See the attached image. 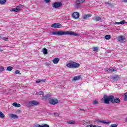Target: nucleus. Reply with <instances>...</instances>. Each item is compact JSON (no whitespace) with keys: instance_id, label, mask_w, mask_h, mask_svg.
<instances>
[{"instance_id":"nucleus-24","label":"nucleus","mask_w":127,"mask_h":127,"mask_svg":"<svg viewBox=\"0 0 127 127\" xmlns=\"http://www.w3.org/2000/svg\"><path fill=\"white\" fill-rule=\"evenodd\" d=\"M125 23H126V21L123 20L120 22H116L114 23V24H125Z\"/></svg>"},{"instance_id":"nucleus-42","label":"nucleus","mask_w":127,"mask_h":127,"mask_svg":"<svg viewBox=\"0 0 127 127\" xmlns=\"http://www.w3.org/2000/svg\"><path fill=\"white\" fill-rule=\"evenodd\" d=\"M19 72H20V71H19V70H15V74H19Z\"/></svg>"},{"instance_id":"nucleus-1","label":"nucleus","mask_w":127,"mask_h":127,"mask_svg":"<svg viewBox=\"0 0 127 127\" xmlns=\"http://www.w3.org/2000/svg\"><path fill=\"white\" fill-rule=\"evenodd\" d=\"M53 35H58V36H61L62 35H71L73 36H80L78 33H75L73 31H57L54 32L52 33Z\"/></svg>"},{"instance_id":"nucleus-51","label":"nucleus","mask_w":127,"mask_h":127,"mask_svg":"<svg viewBox=\"0 0 127 127\" xmlns=\"http://www.w3.org/2000/svg\"><path fill=\"white\" fill-rule=\"evenodd\" d=\"M55 114H57V113H55Z\"/></svg>"},{"instance_id":"nucleus-19","label":"nucleus","mask_w":127,"mask_h":127,"mask_svg":"<svg viewBox=\"0 0 127 127\" xmlns=\"http://www.w3.org/2000/svg\"><path fill=\"white\" fill-rule=\"evenodd\" d=\"M59 58H55L53 60V62L54 64H58V62L60 61Z\"/></svg>"},{"instance_id":"nucleus-48","label":"nucleus","mask_w":127,"mask_h":127,"mask_svg":"<svg viewBox=\"0 0 127 127\" xmlns=\"http://www.w3.org/2000/svg\"><path fill=\"white\" fill-rule=\"evenodd\" d=\"M84 124H85V125H87V124H88V123L87 122H85Z\"/></svg>"},{"instance_id":"nucleus-8","label":"nucleus","mask_w":127,"mask_h":127,"mask_svg":"<svg viewBox=\"0 0 127 127\" xmlns=\"http://www.w3.org/2000/svg\"><path fill=\"white\" fill-rule=\"evenodd\" d=\"M97 125H100L101 124H106V125H109L110 122H106L105 121H101L100 120H97L95 121Z\"/></svg>"},{"instance_id":"nucleus-40","label":"nucleus","mask_w":127,"mask_h":127,"mask_svg":"<svg viewBox=\"0 0 127 127\" xmlns=\"http://www.w3.org/2000/svg\"><path fill=\"white\" fill-rule=\"evenodd\" d=\"M4 70V68L2 66H0V73L2 72Z\"/></svg>"},{"instance_id":"nucleus-49","label":"nucleus","mask_w":127,"mask_h":127,"mask_svg":"<svg viewBox=\"0 0 127 127\" xmlns=\"http://www.w3.org/2000/svg\"><path fill=\"white\" fill-rule=\"evenodd\" d=\"M17 112H18L19 113H20V110H18Z\"/></svg>"},{"instance_id":"nucleus-4","label":"nucleus","mask_w":127,"mask_h":127,"mask_svg":"<svg viewBox=\"0 0 127 127\" xmlns=\"http://www.w3.org/2000/svg\"><path fill=\"white\" fill-rule=\"evenodd\" d=\"M53 7L54 8H58V7H61L63 6L61 2H55L52 4Z\"/></svg>"},{"instance_id":"nucleus-14","label":"nucleus","mask_w":127,"mask_h":127,"mask_svg":"<svg viewBox=\"0 0 127 127\" xmlns=\"http://www.w3.org/2000/svg\"><path fill=\"white\" fill-rule=\"evenodd\" d=\"M106 71L108 73H112V72H115V71H116V69H115L114 68L110 67L109 68H107Z\"/></svg>"},{"instance_id":"nucleus-16","label":"nucleus","mask_w":127,"mask_h":127,"mask_svg":"<svg viewBox=\"0 0 127 127\" xmlns=\"http://www.w3.org/2000/svg\"><path fill=\"white\" fill-rule=\"evenodd\" d=\"M79 79H81V75L75 76L72 78V81H78Z\"/></svg>"},{"instance_id":"nucleus-29","label":"nucleus","mask_w":127,"mask_h":127,"mask_svg":"<svg viewBox=\"0 0 127 127\" xmlns=\"http://www.w3.org/2000/svg\"><path fill=\"white\" fill-rule=\"evenodd\" d=\"M67 124L69 125H75V121H67Z\"/></svg>"},{"instance_id":"nucleus-21","label":"nucleus","mask_w":127,"mask_h":127,"mask_svg":"<svg viewBox=\"0 0 127 127\" xmlns=\"http://www.w3.org/2000/svg\"><path fill=\"white\" fill-rule=\"evenodd\" d=\"M105 4L106 6H114V5H115L113 3H111L108 2H105Z\"/></svg>"},{"instance_id":"nucleus-18","label":"nucleus","mask_w":127,"mask_h":127,"mask_svg":"<svg viewBox=\"0 0 127 127\" xmlns=\"http://www.w3.org/2000/svg\"><path fill=\"white\" fill-rule=\"evenodd\" d=\"M10 118H11V119H18V116H17V115L15 114H10Z\"/></svg>"},{"instance_id":"nucleus-35","label":"nucleus","mask_w":127,"mask_h":127,"mask_svg":"<svg viewBox=\"0 0 127 127\" xmlns=\"http://www.w3.org/2000/svg\"><path fill=\"white\" fill-rule=\"evenodd\" d=\"M12 69H13V68L12 66H8L7 67V71H11Z\"/></svg>"},{"instance_id":"nucleus-41","label":"nucleus","mask_w":127,"mask_h":127,"mask_svg":"<svg viewBox=\"0 0 127 127\" xmlns=\"http://www.w3.org/2000/svg\"><path fill=\"white\" fill-rule=\"evenodd\" d=\"M44 1L45 2H46V3H49V2L51 1L50 0H44Z\"/></svg>"},{"instance_id":"nucleus-47","label":"nucleus","mask_w":127,"mask_h":127,"mask_svg":"<svg viewBox=\"0 0 127 127\" xmlns=\"http://www.w3.org/2000/svg\"><path fill=\"white\" fill-rule=\"evenodd\" d=\"M80 111H85V110H84V109H80Z\"/></svg>"},{"instance_id":"nucleus-10","label":"nucleus","mask_w":127,"mask_h":127,"mask_svg":"<svg viewBox=\"0 0 127 127\" xmlns=\"http://www.w3.org/2000/svg\"><path fill=\"white\" fill-rule=\"evenodd\" d=\"M79 16H80V14L78 12H74L72 14V17L75 19H77V18H79Z\"/></svg>"},{"instance_id":"nucleus-31","label":"nucleus","mask_w":127,"mask_h":127,"mask_svg":"<svg viewBox=\"0 0 127 127\" xmlns=\"http://www.w3.org/2000/svg\"><path fill=\"white\" fill-rule=\"evenodd\" d=\"M6 2V0H0V4H4Z\"/></svg>"},{"instance_id":"nucleus-45","label":"nucleus","mask_w":127,"mask_h":127,"mask_svg":"<svg viewBox=\"0 0 127 127\" xmlns=\"http://www.w3.org/2000/svg\"><path fill=\"white\" fill-rule=\"evenodd\" d=\"M46 65L47 66H50V64H47Z\"/></svg>"},{"instance_id":"nucleus-34","label":"nucleus","mask_w":127,"mask_h":127,"mask_svg":"<svg viewBox=\"0 0 127 127\" xmlns=\"http://www.w3.org/2000/svg\"><path fill=\"white\" fill-rule=\"evenodd\" d=\"M92 50L93 51H94V52L98 51V50H99V47H93L92 48Z\"/></svg>"},{"instance_id":"nucleus-37","label":"nucleus","mask_w":127,"mask_h":127,"mask_svg":"<svg viewBox=\"0 0 127 127\" xmlns=\"http://www.w3.org/2000/svg\"><path fill=\"white\" fill-rule=\"evenodd\" d=\"M124 101L126 102L127 101V92L125 93Z\"/></svg>"},{"instance_id":"nucleus-11","label":"nucleus","mask_w":127,"mask_h":127,"mask_svg":"<svg viewBox=\"0 0 127 127\" xmlns=\"http://www.w3.org/2000/svg\"><path fill=\"white\" fill-rule=\"evenodd\" d=\"M117 40L119 41V42H123V41L126 40V37H125V36H120L118 37Z\"/></svg>"},{"instance_id":"nucleus-50","label":"nucleus","mask_w":127,"mask_h":127,"mask_svg":"<svg viewBox=\"0 0 127 127\" xmlns=\"http://www.w3.org/2000/svg\"><path fill=\"white\" fill-rule=\"evenodd\" d=\"M48 48V49H50L51 48L49 47Z\"/></svg>"},{"instance_id":"nucleus-39","label":"nucleus","mask_w":127,"mask_h":127,"mask_svg":"<svg viewBox=\"0 0 127 127\" xmlns=\"http://www.w3.org/2000/svg\"><path fill=\"white\" fill-rule=\"evenodd\" d=\"M3 40H4V41H7L8 40V38L6 37H4L2 38Z\"/></svg>"},{"instance_id":"nucleus-36","label":"nucleus","mask_w":127,"mask_h":127,"mask_svg":"<svg viewBox=\"0 0 127 127\" xmlns=\"http://www.w3.org/2000/svg\"><path fill=\"white\" fill-rule=\"evenodd\" d=\"M81 5L79 3H77V4H75L74 5V7L75 8H78Z\"/></svg>"},{"instance_id":"nucleus-27","label":"nucleus","mask_w":127,"mask_h":127,"mask_svg":"<svg viewBox=\"0 0 127 127\" xmlns=\"http://www.w3.org/2000/svg\"><path fill=\"white\" fill-rule=\"evenodd\" d=\"M43 52L44 54L46 55V54H48V52H47L48 51V50L46 48H44L43 49Z\"/></svg>"},{"instance_id":"nucleus-15","label":"nucleus","mask_w":127,"mask_h":127,"mask_svg":"<svg viewBox=\"0 0 127 127\" xmlns=\"http://www.w3.org/2000/svg\"><path fill=\"white\" fill-rule=\"evenodd\" d=\"M119 103H121V100L118 97H115L113 104H119Z\"/></svg>"},{"instance_id":"nucleus-3","label":"nucleus","mask_w":127,"mask_h":127,"mask_svg":"<svg viewBox=\"0 0 127 127\" xmlns=\"http://www.w3.org/2000/svg\"><path fill=\"white\" fill-rule=\"evenodd\" d=\"M68 68H71L72 69H76V68H79L80 67V64L74 62L69 63L66 64Z\"/></svg>"},{"instance_id":"nucleus-12","label":"nucleus","mask_w":127,"mask_h":127,"mask_svg":"<svg viewBox=\"0 0 127 127\" xmlns=\"http://www.w3.org/2000/svg\"><path fill=\"white\" fill-rule=\"evenodd\" d=\"M50 95L49 94H47L45 96H43L42 97V100H43V101H46L47 100V99H50Z\"/></svg>"},{"instance_id":"nucleus-33","label":"nucleus","mask_w":127,"mask_h":127,"mask_svg":"<svg viewBox=\"0 0 127 127\" xmlns=\"http://www.w3.org/2000/svg\"><path fill=\"white\" fill-rule=\"evenodd\" d=\"M4 115H3V113H2V112L0 111V118L1 119H4Z\"/></svg>"},{"instance_id":"nucleus-30","label":"nucleus","mask_w":127,"mask_h":127,"mask_svg":"<svg viewBox=\"0 0 127 127\" xmlns=\"http://www.w3.org/2000/svg\"><path fill=\"white\" fill-rule=\"evenodd\" d=\"M16 8L18 10V11H19V10L22 8V5L19 4L18 6H16Z\"/></svg>"},{"instance_id":"nucleus-7","label":"nucleus","mask_w":127,"mask_h":127,"mask_svg":"<svg viewBox=\"0 0 127 127\" xmlns=\"http://www.w3.org/2000/svg\"><path fill=\"white\" fill-rule=\"evenodd\" d=\"M51 27L53 28H61V27H62V25L60 23H55L53 24Z\"/></svg>"},{"instance_id":"nucleus-5","label":"nucleus","mask_w":127,"mask_h":127,"mask_svg":"<svg viewBox=\"0 0 127 127\" xmlns=\"http://www.w3.org/2000/svg\"><path fill=\"white\" fill-rule=\"evenodd\" d=\"M49 103L51 104V105H57V104L59 103L58 101V99H50L49 100Z\"/></svg>"},{"instance_id":"nucleus-13","label":"nucleus","mask_w":127,"mask_h":127,"mask_svg":"<svg viewBox=\"0 0 127 127\" xmlns=\"http://www.w3.org/2000/svg\"><path fill=\"white\" fill-rule=\"evenodd\" d=\"M112 80H113V81H119L120 80V78L119 77V75H114L112 77H111Z\"/></svg>"},{"instance_id":"nucleus-23","label":"nucleus","mask_w":127,"mask_h":127,"mask_svg":"<svg viewBox=\"0 0 127 127\" xmlns=\"http://www.w3.org/2000/svg\"><path fill=\"white\" fill-rule=\"evenodd\" d=\"M85 0H76L75 2L76 3H83L84 2H85Z\"/></svg>"},{"instance_id":"nucleus-46","label":"nucleus","mask_w":127,"mask_h":127,"mask_svg":"<svg viewBox=\"0 0 127 127\" xmlns=\"http://www.w3.org/2000/svg\"><path fill=\"white\" fill-rule=\"evenodd\" d=\"M125 122H126V123H127V117L126 118V119L125 120Z\"/></svg>"},{"instance_id":"nucleus-2","label":"nucleus","mask_w":127,"mask_h":127,"mask_svg":"<svg viewBox=\"0 0 127 127\" xmlns=\"http://www.w3.org/2000/svg\"><path fill=\"white\" fill-rule=\"evenodd\" d=\"M115 98V96L113 95H110L108 96L107 94H105L102 98L101 101H103L104 104H107V105L110 104V102L111 103V104H114Z\"/></svg>"},{"instance_id":"nucleus-17","label":"nucleus","mask_w":127,"mask_h":127,"mask_svg":"<svg viewBox=\"0 0 127 127\" xmlns=\"http://www.w3.org/2000/svg\"><path fill=\"white\" fill-rule=\"evenodd\" d=\"M93 20H94L95 21H101L102 22V18H101L99 16L95 17L93 18Z\"/></svg>"},{"instance_id":"nucleus-32","label":"nucleus","mask_w":127,"mask_h":127,"mask_svg":"<svg viewBox=\"0 0 127 127\" xmlns=\"http://www.w3.org/2000/svg\"><path fill=\"white\" fill-rule=\"evenodd\" d=\"M37 95H41V96H43V95H44V92H43V91H39V92H38L37 93Z\"/></svg>"},{"instance_id":"nucleus-22","label":"nucleus","mask_w":127,"mask_h":127,"mask_svg":"<svg viewBox=\"0 0 127 127\" xmlns=\"http://www.w3.org/2000/svg\"><path fill=\"white\" fill-rule=\"evenodd\" d=\"M12 106H13V107H15L16 108H19L20 107V104L16 102H14L13 103Z\"/></svg>"},{"instance_id":"nucleus-6","label":"nucleus","mask_w":127,"mask_h":127,"mask_svg":"<svg viewBox=\"0 0 127 127\" xmlns=\"http://www.w3.org/2000/svg\"><path fill=\"white\" fill-rule=\"evenodd\" d=\"M37 105H39V102L36 101H30L28 104V106H29V107H33V106H37Z\"/></svg>"},{"instance_id":"nucleus-20","label":"nucleus","mask_w":127,"mask_h":127,"mask_svg":"<svg viewBox=\"0 0 127 127\" xmlns=\"http://www.w3.org/2000/svg\"><path fill=\"white\" fill-rule=\"evenodd\" d=\"M46 81V80L45 79H38L36 81V84H38V83H44V82H45Z\"/></svg>"},{"instance_id":"nucleus-43","label":"nucleus","mask_w":127,"mask_h":127,"mask_svg":"<svg viewBox=\"0 0 127 127\" xmlns=\"http://www.w3.org/2000/svg\"><path fill=\"white\" fill-rule=\"evenodd\" d=\"M0 52H2V50H1V46H0Z\"/></svg>"},{"instance_id":"nucleus-9","label":"nucleus","mask_w":127,"mask_h":127,"mask_svg":"<svg viewBox=\"0 0 127 127\" xmlns=\"http://www.w3.org/2000/svg\"><path fill=\"white\" fill-rule=\"evenodd\" d=\"M92 15L90 14H86L83 15V19L84 20H88V19H90V17H91Z\"/></svg>"},{"instance_id":"nucleus-44","label":"nucleus","mask_w":127,"mask_h":127,"mask_svg":"<svg viewBox=\"0 0 127 127\" xmlns=\"http://www.w3.org/2000/svg\"><path fill=\"white\" fill-rule=\"evenodd\" d=\"M123 1L124 2H127V0H124Z\"/></svg>"},{"instance_id":"nucleus-38","label":"nucleus","mask_w":127,"mask_h":127,"mask_svg":"<svg viewBox=\"0 0 127 127\" xmlns=\"http://www.w3.org/2000/svg\"><path fill=\"white\" fill-rule=\"evenodd\" d=\"M99 104V102L97 100H94L93 101V105H98Z\"/></svg>"},{"instance_id":"nucleus-28","label":"nucleus","mask_w":127,"mask_h":127,"mask_svg":"<svg viewBox=\"0 0 127 127\" xmlns=\"http://www.w3.org/2000/svg\"><path fill=\"white\" fill-rule=\"evenodd\" d=\"M10 11H14L15 12H18V10L16 8L10 9Z\"/></svg>"},{"instance_id":"nucleus-26","label":"nucleus","mask_w":127,"mask_h":127,"mask_svg":"<svg viewBox=\"0 0 127 127\" xmlns=\"http://www.w3.org/2000/svg\"><path fill=\"white\" fill-rule=\"evenodd\" d=\"M105 38L106 39V40H110V39H111V35H107L105 36Z\"/></svg>"},{"instance_id":"nucleus-25","label":"nucleus","mask_w":127,"mask_h":127,"mask_svg":"<svg viewBox=\"0 0 127 127\" xmlns=\"http://www.w3.org/2000/svg\"><path fill=\"white\" fill-rule=\"evenodd\" d=\"M36 127H49V125L47 124H45L42 126L41 125H36Z\"/></svg>"}]
</instances>
